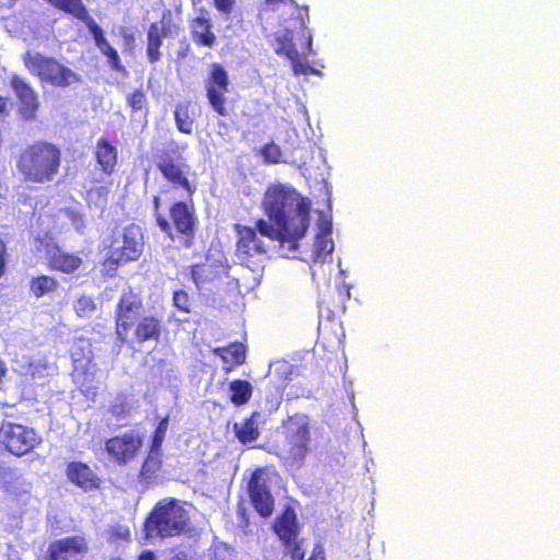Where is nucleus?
Wrapping results in <instances>:
<instances>
[{
	"label": "nucleus",
	"mask_w": 560,
	"mask_h": 560,
	"mask_svg": "<svg viewBox=\"0 0 560 560\" xmlns=\"http://www.w3.org/2000/svg\"><path fill=\"white\" fill-rule=\"evenodd\" d=\"M165 327L158 315L145 314L143 298L131 287L120 293L114 311V331L120 343L159 342Z\"/></svg>",
	"instance_id": "7ed1b4c3"
},
{
	"label": "nucleus",
	"mask_w": 560,
	"mask_h": 560,
	"mask_svg": "<svg viewBox=\"0 0 560 560\" xmlns=\"http://www.w3.org/2000/svg\"><path fill=\"white\" fill-rule=\"evenodd\" d=\"M109 560H125V559L119 556H116V557H112Z\"/></svg>",
	"instance_id": "3c124183"
},
{
	"label": "nucleus",
	"mask_w": 560,
	"mask_h": 560,
	"mask_svg": "<svg viewBox=\"0 0 560 560\" xmlns=\"http://www.w3.org/2000/svg\"><path fill=\"white\" fill-rule=\"evenodd\" d=\"M173 25L160 22H151L147 28V62L156 65L163 58L161 47H163V39L172 36Z\"/></svg>",
	"instance_id": "6ab92c4d"
},
{
	"label": "nucleus",
	"mask_w": 560,
	"mask_h": 560,
	"mask_svg": "<svg viewBox=\"0 0 560 560\" xmlns=\"http://www.w3.org/2000/svg\"><path fill=\"white\" fill-rule=\"evenodd\" d=\"M162 469L163 452H153L152 450H149L147 451L144 460H142V465H140L138 481L144 487H150L159 479V475Z\"/></svg>",
	"instance_id": "4be33fe9"
},
{
	"label": "nucleus",
	"mask_w": 560,
	"mask_h": 560,
	"mask_svg": "<svg viewBox=\"0 0 560 560\" xmlns=\"http://www.w3.org/2000/svg\"><path fill=\"white\" fill-rule=\"evenodd\" d=\"M317 226H318V232L316 233V235L331 237L332 224L329 219H327V218L319 219Z\"/></svg>",
	"instance_id": "79ce46f5"
},
{
	"label": "nucleus",
	"mask_w": 560,
	"mask_h": 560,
	"mask_svg": "<svg viewBox=\"0 0 560 560\" xmlns=\"http://www.w3.org/2000/svg\"><path fill=\"white\" fill-rule=\"evenodd\" d=\"M142 254L143 231L139 224L129 223L121 230H114L109 235L103 268L113 276L120 266L139 260Z\"/></svg>",
	"instance_id": "0eeeda50"
},
{
	"label": "nucleus",
	"mask_w": 560,
	"mask_h": 560,
	"mask_svg": "<svg viewBox=\"0 0 560 560\" xmlns=\"http://www.w3.org/2000/svg\"><path fill=\"white\" fill-rule=\"evenodd\" d=\"M283 440L273 445V454L285 465L301 467L312 451L307 416L294 415L283 423Z\"/></svg>",
	"instance_id": "39448f33"
},
{
	"label": "nucleus",
	"mask_w": 560,
	"mask_h": 560,
	"mask_svg": "<svg viewBox=\"0 0 560 560\" xmlns=\"http://www.w3.org/2000/svg\"><path fill=\"white\" fill-rule=\"evenodd\" d=\"M212 354L219 357L226 366L224 372H230L234 366L245 362V347L241 342H232L225 347H217L211 350Z\"/></svg>",
	"instance_id": "a878e982"
},
{
	"label": "nucleus",
	"mask_w": 560,
	"mask_h": 560,
	"mask_svg": "<svg viewBox=\"0 0 560 560\" xmlns=\"http://www.w3.org/2000/svg\"><path fill=\"white\" fill-rule=\"evenodd\" d=\"M306 560H326L324 546L316 542Z\"/></svg>",
	"instance_id": "49530a36"
},
{
	"label": "nucleus",
	"mask_w": 560,
	"mask_h": 560,
	"mask_svg": "<svg viewBox=\"0 0 560 560\" xmlns=\"http://www.w3.org/2000/svg\"><path fill=\"white\" fill-rule=\"evenodd\" d=\"M90 32L93 35L98 51L107 57V65L115 69L116 72H124V66L117 50L107 42L104 31L97 25V22L90 23Z\"/></svg>",
	"instance_id": "5701e85b"
},
{
	"label": "nucleus",
	"mask_w": 560,
	"mask_h": 560,
	"mask_svg": "<svg viewBox=\"0 0 560 560\" xmlns=\"http://www.w3.org/2000/svg\"><path fill=\"white\" fill-rule=\"evenodd\" d=\"M230 80L221 63H212L203 82L206 98L210 108L220 117H226L225 94L229 92Z\"/></svg>",
	"instance_id": "f8f14e48"
},
{
	"label": "nucleus",
	"mask_w": 560,
	"mask_h": 560,
	"mask_svg": "<svg viewBox=\"0 0 560 560\" xmlns=\"http://www.w3.org/2000/svg\"><path fill=\"white\" fill-rule=\"evenodd\" d=\"M190 102H184L176 105L174 110V121L176 129L183 135H191L194 118L190 114Z\"/></svg>",
	"instance_id": "c85d7f7f"
},
{
	"label": "nucleus",
	"mask_w": 560,
	"mask_h": 560,
	"mask_svg": "<svg viewBox=\"0 0 560 560\" xmlns=\"http://www.w3.org/2000/svg\"><path fill=\"white\" fill-rule=\"evenodd\" d=\"M285 5L288 3L289 5H296L295 0H264V7L267 10H270L271 12H275V10H278L279 5Z\"/></svg>",
	"instance_id": "a18cd8bd"
},
{
	"label": "nucleus",
	"mask_w": 560,
	"mask_h": 560,
	"mask_svg": "<svg viewBox=\"0 0 560 560\" xmlns=\"http://www.w3.org/2000/svg\"><path fill=\"white\" fill-rule=\"evenodd\" d=\"M7 369L2 362H0V381L5 375Z\"/></svg>",
	"instance_id": "8fccbe9b"
},
{
	"label": "nucleus",
	"mask_w": 560,
	"mask_h": 560,
	"mask_svg": "<svg viewBox=\"0 0 560 560\" xmlns=\"http://www.w3.org/2000/svg\"><path fill=\"white\" fill-rule=\"evenodd\" d=\"M109 413L116 420H126L132 415V405L126 395H118L113 402L109 404Z\"/></svg>",
	"instance_id": "7c9ffc66"
},
{
	"label": "nucleus",
	"mask_w": 560,
	"mask_h": 560,
	"mask_svg": "<svg viewBox=\"0 0 560 560\" xmlns=\"http://www.w3.org/2000/svg\"><path fill=\"white\" fill-rule=\"evenodd\" d=\"M261 207L267 221L255 222L258 233L281 247L295 250L310 226L311 202L294 188L273 184L265 191Z\"/></svg>",
	"instance_id": "f03ea898"
},
{
	"label": "nucleus",
	"mask_w": 560,
	"mask_h": 560,
	"mask_svg": "<svg viewBox=\"0 0 560 560\" xmlns=\"http://www.w3.org/2000/svg\"><path fill=\"white\" fill-rule=\"evenodd\" d=\"M259 417L260 415L258 411H253L247 418L233 424L234 435L241 444L254 442L259 438Z\"/></svg>",
	"instance_id": "393cba45"
},
{
	"label": "nucleus",
	"mask_w": 560,
	"mask_h": 560,
	"mask_svg": "<svg viewBox=\"0 0 560 560\" xmlns=\"http://www.w3.org/2000/svg\"><path fill=\"white\" fill-rule=\"evenodd\" d=\"M170 425V417L166 416L163 419H160L158 422V427L153 430V434H151V444H149V450L153 452H163V442L165 441V435L167 434V427Z\"/></svg>",
	"instance_id": "473e14b6"
},
{
	"label": "nucleus",
	"mask_w": 560,
	"mask_h": 560,
	"mask_svg": "<svg viewBox=\"0 0 560 560\" xmlns=\"http://www.w3.org/2000/svg\"><path fill=\"white\" fill-rule=\"evenodd\" d=\"M291 63L292 72L295 77L314 73V69L306 62L304 55L294 50L293 55L287 57Z\"/></svg>",
	"instance_id": "c9c22d12"
},
{
	"label": "nucleus",
	"mask_w": 560,
	"mask_h": 560,
	"mask_svg": "<svg viewBox=\"0 0 560 560\" xmlns=\"http://www.w3.org/2000/svg\"><path fill=\"white\" fill-rule=\"evenodd\" d=\"M143 447V435L135 430L116 434L105 440L107 458L118 466L136 460Z\"/></svg>",
	"instance_id": "9b49d317"
},
{
	"label": "nucleus",
	"mask_w": 560,
	"mask_h": 560,
	"mask_svg": "<svg viewBox=\"0 0 560 560\" xmlns=\"http://www.w3.org/2000/svg\"><path fill=\"white\" fill-rule=\"evenodd\" d=\"M63 162L59 145L39 140L20 150L15 167L21 180L27 185H49L58 178Z\"/></svg>",
	"instance_id": "20e7f679"
},
{
	"label": "nucleus",
	"mask_w": 560,
	"mask_h": 560,
	"mask_svg": "<svg viewBox=\"0 0 560 560\" xmlns=\"http://www.w3.org/2000/svg\"><path fill=\"white\" fill-rule=\"evenodd\" d=\"M0 442L9 453L21 457L39 446L43 439L34 428L3 421L0 425Z\"/></svg>",
	"instance_id": "9d476101"
},
{
	"label": "nucleus",
	"mask_w": 560,
	"mask_h": 560,
	"mask_svg": "<svg viewBox=\"0 0 560 560\" xmlns=\"http://www.w3.org/2000/svg\"><path fill=\"white\" fill-rule=\"evenodd\" d=\"M90 542L83 535H71L52 540L40 560H88Z\"/></svg>",
	"instance_id": "4468645a"
},
{
	"label": "nucleus",
	"mask_w": 560,
	"mask_h": 560,
	"mask_svg": "<svg viewBox=\"0 0 560 560\" xmlns=\"http://www.w3.org/2000/svg\"><path fill=\"white\" fill-rule=\"evenodd\" d=\"M252 394L253 387L246 380L235 378L229 383V400L235 406L247 404Z\"/></svg>",
	"instance_id": "cd10ccee"
},
{
	"label": "nucleus",
	"mask_w": 560,
	"mask_h": 560,
	"mask_svg": "<svg viewBox=\"0 0 560 560\" xmlns=\"http://www.w3.org/2000/svg\"><path fill=\"white\" fill-rule=\"evenodd\" d=\"M127 106L131 108V113L148 114V95L141 89L127 94Z\"/></svg>",
	"instance_id": "f704fd0d"
},
{
	"label": "nucleus",
	"mask_w": 560,
	"mask_h": 560,
	"mask_svg": "<svg viewBox=\"0 0 560 560\" xmlns=\"http://www.w3.org/2000/svg\"><path fill=\"white\" fill-rule=\"evenodd\" d=\"M59 289V281L50 276L42 275L32 279L30 290L32 294L40 299L46 294L54 293Z\"/></svg>",
	"instance_id": "c756f323"
},
{
	"label": "nucleus",
	"mask_w": 560,
	"mask_h": 560,
	"mask_svg": "<svg viewBox=\"0 0 560 560\" xmlns=\"http://www.w3.org/2000/svg\"><path fill=\"white\" fill-rule=\"evenodd\" d=\"M109 539L129 541L130 540V528L128 526H114L109 529Z\"/></svg>",
	"instance_id": "ea45409f"
},
{
	"label": "nucleus",
	"mask_w": 560,
	"mask_h": 560,
	"mask_svg": "<svg viewBox=\"0 0 560 560\" xmlns=\"http://www.w3.org/2000/svg\"><path fill=\"white\" fill-rule=\"evenodd\" d=\"M213 4L223 14H230L233 10L234 0H213Z\"/></svg>",
	"instance_id": "c03bdc74"
},
{
	"label": "nucleus",
	"mask_w": 560,
	"mask_h": 560,
	"mask_svg": "<svg viewBox=\"0 0 560 560\" xmlns=\"http://www.w3.org/2000/svg\"><path fill=\"white\" fill-rule=\"evenodd\" d=\"M155 168L173 190H180L185 196V200L173 201L168 212L164 213L161 210V196L155 195L151 200L155 225L178 248L189 249L195 245L199 224L192 203L196 186L188 177L189 165L179 154L174 156L170 152H162L155 156Z\"/></svg>",
	"instance_id": "f257e3e1"
},
{
	"label": "nucleus",
	"mask_w": 560,
	"mask_h": 560,
	"mask_svg": "<svg viewBox=\"0 0 560 560\" xmlns=\"http://www.w3.org/2000/svg\"><path fill=\"white\" fill-rule=\"evenodd\" d=\"M230 266L220 260L206 259L189 266V277L197 289L229 277Z\"/></svg>",
	"instance_id": "f3484780"
},
{
	"label": "nucleus",
	"mask_w": 560,
	"mask_h": 560,
	"mask_svg": "<svg viewBox=\"0 0 560 560\" xmlns=\"http://www.w3.org/2000/svg\"><path fill=\"white\" fill-rule=\"evenodd\" d=\"M95 160L105 175H113L117 167V148L112 145L105 138L97 140Z\"/></svg>",
	"instance_id": "b1692460"
},
{
	"label": "nucleus",
	"mask_w": 560,
	"mask_h": 560,
	"mask_svg": "<svg viewBox=\"0 0 560 560\" xmlns=\"http://www.w3.org/2000/svg\"><path fill=\"white\" fill-rule=\"evenodd\" d=\"M22 61L28 73L36 78L42 85L68 90L82 83L81 75L57 57L26 50L22 55Z\"/></svg>",
	"instance_id": "423d86ee"
},
{
	"label": "nucleus",
	"mask_w": 560,
	"mask_h": 560,
	"mask_svg": "<svg viewBox=\"0 0 560 560\" xmlns=\"http://www.w3.org/2000/svg\"><path fill=\"white\" fill-rule=\"evenodd\" d=\"M209 560H230L225 549L215 547L209 550Z\"/></svg>",
	"instance_id": "de8ad7c7"
},
{
	"label": "nucleus",
	"mask_w": 560,
	"mask_h": 560,
	"mask_svg": "<svg viewBox=\"0 0 560 560\" xmlns=\"http://www.w3.org/2000/svg\"><path fill=\"white\" fill-rule=\"evenodd\" d=\"M138 560H156V556L152 550H144L141 552ZM168 560H186V555L184 552H177L173 555Z\"/></svg>",
	"instance_id": "37998d69"
},
{
	"label": "nucleus",
	"mask_w": 560,
	"mask_h": 560,
	"mask_svg": "<svg viewBox=\"0 0 560 560\" xmlns=\"http://www.w3.org/2000/svg\"><path fill=\"white\" fill-rule=\"evenodd\" d=\"M189 33L192 43L197 47H212L217 43V37L212 31V22L207 11H201L200 15L189 20Z\"/></svg>",
	"instance_id": "412c9836"
},
{
	"label": "nucleus",
	"mask_w": 560,
	"mask_h": 560,
	"mask_svg": "<svg viewBox=\"0 0 560 560\" xmlns=\"http://www.w3.org/2000/svg\"><path fill=\"white\" fill-rule=\"evenodd\" d=\"M249 502L257 514L269 517L275 510V499L268 487V471L265 467L254 469L246 482Z\"/></svg>",
	"instance_id": "ddd939ff"
},
{
	"label": "nucleus",
	"mask_w": 560,
	"mask_h": 560,
	"mask_svg": "<svg viewBox=\"0 0 560 560\" xmlns=\"http://www.w3.org/2000/svg\"><path fill=\"white\" fill-rule=\"evenodd\" d=\"M46 258L50 270L66 275L75 273L84 264L83 258L79 254L69 253L58 244H47Z\"/></svg>",
	"instance_id": "a211bd4d"
},
{
	"label": "nucleus",
	"mask_w": 560,
	"mask_h": 560,
	"mask_svg": "<svg viewBox=\"0 0 560 560\" xmlns=\"http://www.w3.org/2000/svg\"><path fill=\"white\" fill-rule=\"evenodd\" d=\"M259 154L265 164H279L283 162L281 149L275 142L264 144L259 150Z\"/></svg>",
	"instance_id": "e433bc0d"
},
{
	"label": "nucleus",
	"mask_w": 560,
	"mask_h": 560,
	"mask_svg": "<svg viewBox=\"0 0 560 560\" xmlns=\"http://www.w3.org/2000/svg\"><path fill=\"white\" fill-rule=\"evenodd\" d=\"M8 247L5 242L0 237V279L5 275L8 267Z\"/></svg>",
	"instance_id": "a19ab883"
},
{
	"label": "nucleus",
	"mask_w": 560,
	"mask_h": 560,
	"mask_svg": "<svg viewBox=\"0 0 560 560\" xmlns=\"http://www.w3.org/2000/svg\"><path fill=\"white\" fill-rule=\"evenodd\" d=\"M334 242L331 237L315 235L313 259L314 261H325V259L332 253Z\"/></svg>",
	"instance_id": "2f4dec72"
},
{
	"label": "nucleus",
	"mask_w": 560,
	"mask_h": 560,
	"mask_svg": "<svg viewBox=\"0 0 560 560\" xmlns=\"http://www.w3.org/2000/svg\"><path fill=\"white\" fill-rule=\"evenodd\" d=\"M52 3L55 8L58 10H62L68 14H71L79 21H84V23L90 27L91 21H95L90 16V13L86 7L83 4L82 0H46Z\"/></svg>",
	"instance_id": "bb28decb"
},
{
	"label": "nucleus",
	"mask_w": 560,
	"mask_h": 560,
	"mask_svg": "<svg viewBox=\"0 0 560 560\" xmlns=\"http://www.w3.org/2000/svg\"><path fill=\"white\" fill-rule=\"evenodd\" d=\"M233 231L236 236L235 256L242 264L249 265L255 257L266 254L265 244L258 237L257 229L236 223Z\"/></svg>",
	"instance_id": "dca6fc26"
},
{
	"label": "nucleus",
	"mask_w": 560,
	"mask_h": 560,
	"mask_svg": "<svg viewBox=\"0 0 560 560\" xmlns=\"http://www.w3.org/2000/svg\"><path fill=\"white\" fill-rule=\"evenodd\" d=\"M10 88L19 103V117L24 121H35L42 107L38 92L19 74L11 75Z\"/></svg>",
	"instance_id": "2eb2a0df"
},
{
	"label": "nucleus",
	"mask_w": 560,
	"mask_h": 560,
	"mask_svg": "<svg viewBox=\"0 0 560 560\" xmlns=\"http://www.w3.org/2000/svg\"><path fill=\"white\" fill-rule=\"evenodd\" d=\"M272 530L281 541L290 560H303L306 555L305 539L300 538V524L291 506H285L272 523Z\"/></svg>",
	"instance_id": "1a4fd4ad"
},
{
	"label": "nucleus",
	"mask_w": 560,
	"mask_h": 560,
	"mask_svg": "<svg viewBox=\"0 0 560 560\" xmlns=\"http://www.w3.org/2000/svg\"><path fill=\"white\" fill-rule=\"evenodd\" d=\"M68 479L84 491L100 489L102 479L95 474L92 467L84 462L73 460L67 465Z\"/></svg>",
	"instance_id": "aec40b11"
},
{
	"label": "nucleus",
	"mask_w": 560,
	"mask_h": 560,
	"mask_svg": "<svg viewBox=\"0 0 560 560\" xmlns=\"http://www.w3.org/2000/svg\"><path fill=\"white\" fill-rule=\"evenodd\" d=\"M173 305L179 312L189 314L191 311V303L187 292L184 290H176L172 296Z\"/></svg>",
	"instance_id": "4c0bfd02"
},
{
	"label": "nucleus",
	"mask_w": 560,
	"mask_h": 560,
	"mask_svg": "<svg viewBox=\"0 0 560 560\" xmlns=\"http://www.w3.org/2000/svg\"><path fill=\"white\" fill-rule=\"evenodd\" d=\"M295 49L296 48L290 37H288L287 35L278 37V46L276 48V54L278 56H284L285 58H288L290 54H294Z\"/></svg>",
	"instance_id": "58836bf2"
},
{
	"label": "nucleus",
	"mask_w": 560,
	"mask_h": 560,
	"mask_svg": "<svg viewBox=\"0 0 560 560\" xmlns=\"http://www.w3.org/2000/svg\"><path fill=\"white\" fill-rule=\"evenodd\" d=\"M10 114V100L0 95V118H7Z\"/></svg>",
	"instance_id": "09e8293b"
},
{
	"label": "nucleus",
	"mask_w": 560,
	"mask_h": 560,
	"mask_svg": "<svg viewBox=\"0 0 560 560\" xmlns=\"http://www.w3.org/2000/svg\"><path fill=\"white\" fill-rule=\"evenodd\" d=\"M187 522L188 515L183 505L176 499L168 498L158 502L149 512L142 529L149 539H164L182 534Z\"/></svg>",
	"instance_id": "6e6552de"
},
{
	"label": "nucleus",
	"mask_w": 560,
	"mask_h": 560,
	"mask_svg": "<svg viewBox=\"0 0 560 560\" xmlns=\"http://www.w3.org/2000/svg\"><path fill=\"white\" fill-rule=\"evenodd\" d=\"M74 312L80 318H90L96 311L97 306L92 296L81 295L74 302Z\"/></svg>",
	"instance_id": "72a5a7b5"
}]
</instances>
